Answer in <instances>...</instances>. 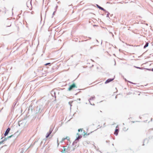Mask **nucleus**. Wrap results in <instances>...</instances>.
Segmentation results:
<instances>
[{
	"label": "nucleus",
	"instance_id": "393cba45",
	"mask_svg": "<svg viewBox=\"0 0 153 153\" xmlns=\"http://www.w3.org/2000/svg\"><path fill=\"white\" fill-rule=\"evenodd\" d=\"M53 130V128L52 127H51L49 129V131H51V132Z\"/></svg>",
	"mask_w": 153,
	"mask_h": 153
},
{
	"label": "nucleus",
	"instance_id": "9b49d317",
	"mask_svg": "<svg viewBox=\"0 0 153 153\" xmlns=\"http://www.w3.org/2000/svg\"><path fill=\"white\" fill-rule=\"evenodd\" d=\"M94 98H95V97H94H94H91V98L89 99V102H90V104H91V105H94V103H93V104H92L91 103V102H90V100H94Z\"/></svg>",
	"mask_w": 153,
	"mask_h": 153
},
{
	"label": "nucleus",
	"instance_id": "ea45409f",
	"mask_svg": "<svg viewBox=\"0 0 153 153\" xmlns=\"http://www.w3.org/2000/svg\"><path fill=\"white\" fill-rule=\"evenodd\" d=\"M42 142H43L42 141L41 142V144H42Z\"/></svg>",
	"mask_w": 153,
	"mask_h": 153
},
{
	"label": "nucleus",
	"instance_id": "0eeeda50",
	"mask_svg": "<svg viewBox=\"0 0 153 153\" xmlns=\"http://www.w3.org/2000/svg\"><path fill=\"white\" fill-rule=\"evenodd\" d=\"M15 136V134H13V135H12L8 137H6V138H4L2 140L4 142V141L7 140L8 139L10 138L11 137H14Z\"/></svg>",
	"mask_w": 153,
	"mask_h": 153
},
{
	"label": "nucleus",
	"instance_id": "864d4df0",
	"mask_svg": "<svg viewBox=\"0 0 153 153\" xmlns=\"http://www.w3.org/2000/svg\"><path fill=\"white\" fill-rule=\"evenodd\" d=\"M146 25H148V24H146Z\"/></svg>",
	"mask_w": 153,
	"mask_h": 153
},
{
	"label": "nucleus",
	"instance_id": "9d476101",
	"mask_svg": "<svg viewBox=\"0 0 153 153\" xmlns=\"http://www.w3.org/2000/svg\"><path fill=\"white\" fill-rule=\"evenodd\" d=\"M119 131V129L116 128L115 129V131L114 132V134H115L116 135H117L118 134V132Z\"/></svg>",
	"mask_w": 153,
	"mask_h": 153
},
{
	"label": "nucleus",
	"instance_id": "4468645a",
	"mask_svg": "<svg viewBox=\"0 0 153 153\" xmlns=\"http://www.w3.org/2000/svg\"><path fill=\"white\" fill-rule=\"evenodd\" d=\"M82 137V136L81 134L80 135H79L78 136L76 137V140H77L78 141Z\"/></svg>",
	"mask_w": 153,
	"mask_h": 153
},
{
	"label": "nucleus",
	"instance_id": "2eb2a0df",
	"mask_svg": "<svg viewBox=\"0 0 153 153\" xmlns=\"http://www.w3.org/2000/svg\"><path fill=\"white\" fill-rule=\"evenodd\" d=\"M149 43L148 42H146L145 45L144 46L143 48L144 49L146 48L148 46Z\"/></svg>",
	"mask_w": 153,
	"mask_h": 153
},
{
	"label": "nucleus",
	"instance_id": "c9c22d12",
	"mask_svg": "<svg viewBox=\"0 0 153 153\" xmlns=\"http://www.w3.org/2000/svg\"><path fill=\"white\" fill-rule=\"evenodd\" d=\"M77 100H79L80 101V100L81 99H80V98H79V99H77Z\"/></svg>",
	"mask_w": 153,
	"mask_h": 153
},
{
	"label": "nucleus",
	"instance_id": "6ab92c4d",
	"mask_svg": "<svg viewBox=\"0 0 153 153\" xmlns=\"http://www.w3.org/2000/svg\"><path fill=\"white\" fill-rule=\"evenodd\" d=\"M134 67H135V68H136L137 69H143V68H142V67H136V66H134Z\"/></svg>",
	"mask_w": 153,
	"mask_h": 153
},
{
	"label": "nucleus",
	"instance_id": "f8f14e48",
	"mask_svg": "<svg viewBox=\"0 0 153 153\" xmlns=\"http://www.w3.org/2000/svg\"><path fill=\"white\" fill-rule=\"evenodd\" d=\"M23 120H21L19 121V126H23Z\"/></svg>",
	"mask_w": 153,
	"mask_h": 153
},
{
	"label": "nucleus",
	"instance_id": "3c124183",
	"mask_svg": "<svg viewBox=\"0 0 153 153\" xmlns=\"http://www.w3.org/2000/svg\"><path fill=\"white\" fill-rule=\"evenodd\" d=\"M57 143H58V140H57Z\"/></svg>",
	"mask_w": 153,
	"mask_h": 153
},
{
	"label": "nucleus",
	"instance_id": "c03bdc74",
	"mask_svg": "<svg viewBox=\"0 0 153 153\" xmlns=\"http://www.w3.org/2000/svg\"><path fill=\"white\" fill-rule=\"evenodd\" d=\"M112 146H114V144H112Z\"/></svg>",
	"mask_w": 153,
	"mask_h": 153
},
{
	"label": "nucleus",
	"instance_id": "5fc2aeb1",
	"mask_svg": "<svg viewBox=\"0 0 153 153\" xmlns=\"http://www.w3.org/2000/svg\"><path fill=\"white\" fill-rule=\"evenodd\" d=\"M144 145V144L143 143V145Z\"/></svg>",
	"mask_w": 153,
	"mask_h": 153
},
{
	"label": "nucleus",
	"instance_id": "58836bf2",
	"mask_svg": "<svg viewBox=\"0 0 153 153\" xmlns=\"http://www.w3.org/2000/svg\"><path fill=\"white\" fill-rule=\"evenodd\" d=\"M151 71H153V68H152V69H151Z\"/></svg>",
	"mask_w": 153,
	"mask_h": 153
},
{
	"label": "nucleus",
	"instance_id": "412c9836",
	"mask_svg": "<svg viewBox=\"0 0 153 153\" xmlns=\"http://www.w3.org/2000/svg\"><path fill=\"white\" fill-rule=\"evenodd\" d=\"M67 138H63L62 139V140L60 141V142L61 143H62L63 141H64V140L66 139Z\"/></svg>",
	"mask_w": 153,
	"mask_h": 153
},
{
	"label": "nucleus",
	"instance_id": "79ce46f5",
	"mask_svg": "<svg viewBox=\"0 0 153 153\" xmlns=\"http://www.w3.org/2000/svg\"><path fill=\"white\" fill-rule=\"evenodd\" d=\"M146 140H147V139H145V140H144V142Z\"/></svg>",
	"mask_w": 153,
	"mask_h": 153
},
{
	"label": "nucleus",
	"instance_id": "f704fd0d",
	"mask_svg": "<svg viewBox=\"0 0 153 153\" xmlns=\"http://www.w3.org/2000/svg\"><path fill=\"white\" fill-rule=\"evenodd\" d=\"M93 46H91V47H90V49H92V48H93Z\"/></svg>",
	"mask_w": 153,
	"mask_h": 153
},
{
	"label": "nucleus",
	"instance_id": "423d86ee",
	"mask_svg": "<svg viewBox=\"0 0 153 153\" xmlns=\"http://www.w3.org/2000/svg\"><path fill=\"white\" fill-rule=\"evenodd\" d=\"M96 5L97 7L99 9L101 10H103V11H105V12H107V10H106L105 9H104L103 7H100V6L97 4H96Z\"/></svg>",
	"mask_w": 153,
	"mask_h": 153
},
{
	"label": "nucleus",
	"instance_id": "09e8293b",
	"mask_svg": "<svg viewBox=\"0 0 153 153\" xmlns=\"http://www.w3.org/2000/svg\"><path fill=\"white\" fill-rule=\"evenodd\" d=\"M77 93H76V94H75V95H77Z\"/></svg>",
	"mask_w": 153,
	"mask_h": 153
},
{
	"label": "nucleus",
	"instance_id": "bb28decb",
	"mask_svg": "<svg viewBox=\"0 0 153 153\" xmlns=\"http://www.w3.org/2000/svg\"><path fill=\"white\" fill-rule=\"evenodd\" d=\"M56 11H54V12H53V14H52V18H53V16L55 15V13H56Z\"/></svg>",
	"mask_w": 153,
	"mask_h": 153
},
{
	"label": "nucleus",
	"instance_id": "f3484780",
	"mask_svg": "<svg viewBox=\"0 0 153 153\" xmlns=\"http://www.w3.org/2000/svg\"><path fill=\"white\" fill-rule=\"evenodd\" d=\"M69 148V146H68L67 147V149L66 151L65 152V153L66 152L67 153H69L70 152V150L68 149V148Z\"/></svg>",
	"mask_w": 153,
	"mask_h": 153
},
{
	"label": "nucleus",
	"instance_id": "aec40b11",
	"mask_svg": "<svg viewBox=\"0 0 153 153\" xmlns=\"http://www.w3.org/2000/svg\"><path fill=\"white\" fill-rule=\"evenodd\" d=\"M78 141L77 140H76H76H75V141H74V142H73V143H72V145H74V144L76 143Z\"/></svg>",
	"mask_w": 153,
	"mask_h": 153
},
{
	"label": "nucleus",
	"instance_id": "ddd939ff",
	"mask_svg": "<svg viewBox=\"0 0 153 153\" xmlns=\"http://www.w3.org/2000/svg\"><path fill=\"white\" fill-rule=\"evenodd\" d=\"M17 101L16 100H15V102L14 103V104H13V107H13V109H14L15 107L16 106V105L17 104Z\"/></svg>",
	"mask_w": 153,
	"mask_h": 153
},
{
	"label": "nucleus",
	"instance_id": "7ed1b4c3",
	"mask_svg": "<svg viewBox=\"0 0 153 153\" xmlns=\"http://www.w3.org/2000/svg\"><path fill=\"white\" fill-rule=\"evenodd\" d=\"M76 88L77 86H76L75 83H74L72 85H71L70 87L68 88V89L69 91H70L72 90L74 88Z\"/></svg>",
	"mask_w": 153,
	"mask_h": 153
},
{
	"label": "nucleus",
	"instance_id": "4c0bfd02",
	"mask_svg": "<svg viewBox=\"0 0 153 153\" xmlns=\"http://www.w3.org/2000/svg\"><path fill=\"white\" fill-rule=\"evenodd\" d=\"M87 41V40H84V41ZM83 41H81V42H83Z\"/></svg>",
	"mask_w": 153,
	"mask_h": 153
},
{
	"label": "nucleus",
	"instance_id": "e433bc0d",
	"mask_svg": "<svg viewBox=\"0 0 153 153\" xmlns=\"http://www.w3.org/2000/svg\"><path fill=\"white\" fill-rule=\"evenodd\" d=\"M48 132H49L50 133V134H51L52 132L49 131Z\"/></svg>",
	"mask_w": 153,
	"mask_h": 153
},
{
	"label": "nucleus",
	"instance_id": "37998d69",
	"mask_svg": "<svg viewBox=\"0 0 153 153\" xmlns=\"http://www.w3.org/2000/svg\"><path fill=\"white\" fill-rule=\"evenodd\" d=\"M105 123H104V126H105Z\"/></svg>",
	"mask_w": 153,
	"mask_h": 153
},
{
	"label": "nucleus",
	"instance_id": "49530a36",
	"mask_svg": "<svg viewBox=\"0 0 153 153\" xmlns=\"http://www.w3.org/2000/svg\"><path fill=\"white\" fill-rule=\"evenodd\" d=\"M125 79V81H127L126 79Z\"/></svg>",
	"mask_w": 153,
	"mask_h": 153
},
{
	"label": "nucleus",
	"instance_id": "f257e3e1",
	"mask_svg": "<svg viewBox=\"0 0 153 153\" xmlns=\"http://www.w3.org/2000/svg\"><path fill=\"white\" fill-rule=\"evenodd\" d=\"M43 110V107L42 105H39L37 106V111H38V112L40 113L42 112Z\"/></svg>",
	"mask_w": 153,
	"mask_h": 153
},
{
	"label": "nucleus",
	"instance_id": "5701e85b",
	"mask_svg": "<svg viewBox=\"0 0 153 153\" xmlns=\"http://www.w3.org/2000/svg\"><path fill=\"white\" fill-rule=\"evenodd\" d=\"M106 13H107V14L106 15V17H109V15L110 14V13L107 11V12H106Z\"/></svg>",
	"mask_w": 153,
	"mask_h": 153
},
{
	"label": "nucleus",
	"instance_id": "473e14b6",
	"mask_svg": "<svg viewBox=\"0 0 153 153\" xmlns=\"http://www.w3.org/2000/svg\"><path fill=\"white\" fill-rule=\"evenodd\" d=\"M66 138H67L66 139H67L68 140H69V137H66Z\"/></svg>",
	"mask_w": 153,
	"mask_h": 153
},
{
	"label": "nucleus",
	"instance_id": "a211bd4d",
	"mask_svg": "<svg viewBox=\"0 0 153 153\" xmlns=\"http://www.w3.org/2000/svg\"><path fill=\"white\" fill-rule=\"evenodd\" d=\"M63 147L64 148V150H63V152H64L65 153V151H66V150L67 149H66V148H65L67 147V146H64Z\"/></svg>",
	"mask_w": 153,
	"mask_h": 153
},
{
	"label": "nucleus",
	"instance_id": "8fccbe9b",
	"mask_svg": "<svg viewBox=\"0 0 153 153\" xmlns=\"http://www.w3.org/2000/svg\"><path fill=\"white\" fill-rule=\"evenodd\" d=\"M81 134H83V133H81Z\"/></svg>",
	"mask_w": 153,
	"mask_h": 153
},
{
	"label": "nucleus",
	"instance_id": "a18cd8bd",
	"mask_svg": "<svg viewBox=\"0 0 153 153\" xmlns=\"http://www.w3.org/2000/svg\"><path fill=\"white\" fill-rule=\"evenodd\" d=\"M96 41H97V42H98V41L96 39Z\"/></svg>",
	"mask_w": 153,
	"mask_h": 153
},
{
	"label": "nucleus",
	"instance_id": "a878e982",
	"mask_svg": "<svg viewBox=\"0 0 153 153\" xmlns=\"http://www.w3.org/2000/svg\"><path fill=\"white\" fill-rule=\"evenodd\" d=\"M143 69H146L149 71H151V69L147 68H143Z\"/></svg>",
	"mask_w": 153,
	"mask_h": 153
},
{
	"label": "nucleus",
	"instance_id": "2f4dec72",
	"mask_svg": "<svg viewBox=\"0 0 153 153\" xmlns=\"http://www.w3.org/2000/svg\"><path fill=\"white\" fill-rule=\"evenodd\" d=\"M3 142H4V141H3V140H2L1 141H0V144H1Z\"/></svg>",
	"mask_w": 153,
	"mask_h": 153
},
{
	"label": "nucleus",
	"instance_id": "4d7b16f0",
	"mask_svg": "<svg viewBox=\"0 0 153 153\" xmlns=\"http://www.w3.org/2000/svg\"><path fill=\"white\" fill-rule=\"evenodd\" d=\"M152 56H153V55H152Z\"/></svg>",
	"mask_w": 153,
	"mask_h": 153
},
{
	"label": "nucleus",
	"instance_id": "a19ab883",
	"mask_svg": "<svg viewBox=\"0 0 153 153\" xmlns=\"http://www.w3.org/2000/svg\"><path fill=\"white\" fill-rule=\"evenodd\" d=\"M89 38L90 39H91V37H89Z\"/></svg>",
	"mask_w": 153,
	"mask_h": 153
},
{
	"label": "nucleus",
	"instance_id": "cd10ccee",
	"mask_svg": "<svg viewBox=\"0 0 153 153\" xmlns=\"http://www.w3.org/2000/svg\"><path fill=\"white\" fill-rule=\"evenodd\" d=\"M58 6H57V5H56V7H55V11H56L57 9V8H58Z\"/></svg>",
	"mask_w": 153,
	"mask_h": 153
},
{
	"label": "nucleus",
	"instance_id": "7c9ffc66",
	"mask_svg": "<svg viewBox=\"0 0 153 153\" xmlns=\"http://www.w3.org/2000/svg\"><path fill=\"white\" fill-rule=\"evenodd\" d=\"M31 2H32V0H31L30 1V5H31V7H32V4H31Z\"/></svg>",
	"mask_w": 153,
	"mask_h": 153
},
{
	"label": "nucleus",
	"instance_id": "c756f323",
	"mask_svg": "<svg viewBox=\"0 0 153 153\" xmlns=\"http://www.w3.org/2000/svg\"><path fill=\"white\" fill-rule=\"evenodd\" d=\"M128 82H129V83H132V84H136L135 83H134L131 82H130V81H128Z\"/></svg>",
	"mask_w": 153,
	"mask_h": 153
},
{
	"label": "nucleus",
	"instance_id": "de8ad7c7",
	"mask_svg": "<svg viewBox=\"0 0 153 153\" xmlns=\"http://www.w3.org/2000/svg\"><path fill=\"white\" fill-rule=\"evenodd\" d=\"M102 42H101V44H102Z\"/></svg>",
	"mask_w": 153,
	"mask_h": 153
},
{
	"label": "nucleus",
	"instance_id": "c85d7f7f",
	"mask_svg": "<svg viewBox=\"0 0 153 153\" xmlns=\"http://www.w3.org/2000/svg\"><path fill=\"white\" fill-rule=\"evenodd\" d=\"M50 64H51V63H47L45 64V65H50Z\"/></svg>",
	"mask_w": 153,
	"mask_h": 153
},
{
	"label": "nucleus",
	"instance_id": "4be33fe9",
	"mask_svg": "<svg viewBox=\"0 0 153 153\" xmlns=\"http://www.w3.org/2000/svg\"><path fill=\"white\" fill-rule=\"evenodd\" d=\"M73 102V101H70L68 103L70 105L71 107L72 106V105H71V103Z\"/></svg>",
	"mask_w": 153,
	"mask_h": 153
},
{
	"label": "nucleus",
	"instance_id": "6e6d98bb",
	"mask_svg": "<svg viewBox=\"0 0 153 153\" xmlns=\"http://www.w3.org/2000/svg\"><path fill=\"white\" fill-rule=\"evenodd\" d=\"M62 153H63V152H62Z\"/></svg>",
	"mask_w": 153,
	"mask_h": 153
},
{
	"label": "nucleus",
	"instance_id": "b1692460",
	"mask_svg": "<svg viewBox=\"0 0 153 153\" xmlns=\"http://www.w3.org/2000/svg\"><path fill=\"white\" fill-rule=\"evenodd\" d=\"M9 23H10L9 25H7L6 27H10L11 26V22H9Z\"/></svg>",
	"mask_w": 153,
	"mask_h": 153
},
{
	"label": "nucleus",
	"instance_id": "dca6fc26",
	"mask_svg": "<svg viewBox=\"0 0 153 153\" xmlns=\"http://www.w3.org/2000/svg\"><path fill=\"white\" fill-rule=\"evenodd\" d=\"M50 134V133L49 132H48L47 134H46V138H47L50 135V134Z\"/></svg>",
	"mask_w": 153,
	"mask_h": 153
},
{
	"label": "nucleus",
	"instance_id": "6e6552de",
	"mask_svg": "<svg viewBox=\"0 0 153 153\" xmlns=\"http://www.w3.org/2000/svg\"><path fill=\"white\" fill-rule=\"evenodd\" d=\"M78 131L79 132H80V131H81V132H82L83 133H84V135H83V136L84 137H85V135H88L89 134V133H88V134H87L86 133H85V131H84V130H83L82 129H79L78 130Z\"/></svg>",
	"mask_w": 153,
	"mask_h": 153
},
{
	"label": "nucleus",
	"instance_id": "1a4fd4ad",
	"mask_svg": "<svg viewBox=\"0 0 153 153\" xmlns=\"http://www.w3.org/2000/svg\"><path fill=\"white\" fill-rule=\"evenodd\" d=\"M51 95L52 97H54L55 98H56V94L54 91H52L51 93Z\"/></svg>",
	"mask_w": 153,
	"mask_h": 153
},
{
	"label": "nucleus",
	"instance_id": "72a5a7b5",
	"mask_svg": "<svg viewBox=\"0 0 153 153\" xmlns=\"http://www.w3.org/2000/svg\"><path fill=\"white\" fill-rule=\"evenodd\" d=\"M106 143H109V140H106Z\"/></svg>",
	"mask_w": 153,
	"mask_h": 153
},
{
	"label": "nucleus",
	"instance_id": "603ef678",
	"mask_svg": "<svg viewBox=\"0 0 153 153\" xmlns=\"http://www.w3.org/2000/svg\"><path fill=\"white\" fill-rule=\"evenodd\" d=\"M73 150H74V149H73Z\"/></svg>",
	"mask_w": 153,
	"mask_h": 153
},
{
	"label": "nucleus",
	"instance_id": "39448f33",
	"mask_svg": "<svg viewBox=\"0 0 153 153\" xmlns=\"http://www.w3.org/2000/svg\"><path fill=\"white\" fill-rule=\"evenodd\" d=\"M115 76L114 77V78H109L107 79L105 82V84H107L108 83L111 81H112L113 80H114V79Z\"/></svg>",
	"mask_w": 153,
	"mask_h": 153
},
{
	"label": "nucleus",
	"instance_id": "f03ea898",
	"mask_svg": "<svg viewBox=\"0 0 153 153\" xmlns=\"http://www.w3.org/2000/svg\"><path fill=\"white\" fill-rule=\"evenodd\" d=\"M43 70V68L42 67H39L36 70V71H34V73H36V74L38 73V74H40L42 73V72Z\"/></svg>",
	"mask_w": 153,
	"mask_h": 153
},
{
	"label": "nucleus",
	"instance_id": "20e7f679",
	"mask_svg": "<svg viewBox=\"0 0 153 153\" xmlns=\"http://www.w3.org/2000/svg\"><path fill=\"white\" fill-rule=\"evenodd\" d=\"M10 130V128H8L5 131L4 135V137L6 136L9 133Z\"/></svg>",
	"mask_w": 153,
	"mask_h": 153
}]
</instances>
